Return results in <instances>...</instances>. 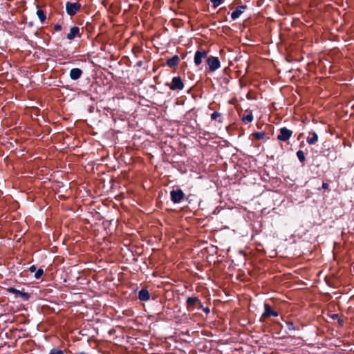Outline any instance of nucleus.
<instances>
[{
  "label": "nucleus",
  "instance_id": "f257e3e1",
  "mask_svg": "<svg viewBox=\"0 0 354 354\" xmlns=\"http://www.w3.org/2000/svg\"><path fill=\"white\" fill-rule=\"evenodd\" d=\"M81 8V4L78 2L71 3L67 2L66 3V13L70 16L75 15Z\"/></svg>",
  "mask_w": 354,
  "mask_h": 354
},
{
  "label": "nucleus",
  "instance_id": "f03ea898",
  "mask_svg": "<svg viewBox=\"0 0 354 354\" xmlns=\"http://www.w3.org/2000/svg\"><path fill=\"white\" fill-rule=\"evenodd\" d=\"M207 64L211 71H216L221 66L220 61L217 57H209L207 59Z\"/></svg>",
  "mask_w": 354,
  "mask_h": 354
},
{
  "label": "nucleus",
  "instance_id": "7ed1b4c3",
  "mask_svg": "<svg viewBox=\"0 0 354 354\" xmlns=\"http://www.w3.org/2000/svg\"><path fill=\"white\" fill-rule=\"evenodd\" d=\"M292 135V131L286 127H282L280 129L279 134L277 136V139L286 142L290 139Z\"/></svg>",
  "mask_w": 354,
  "mask_h": 354
},
{
  "label": "nucleus",
  "instance_id": "20e7f679",
  "mask_svg": "<svg viewBox=\"0 0 354 354\" xmlns=\"http://www.w3.org/2000/svg\"><path fill=\"white\" fill-rule=\"evenodd\" d=\"M8 291L15 294V297H21L24 301H28L30 298V295L28 292L19 290L15 288H9Z\"/></svg>",
  "mask_w": 354,
  "mask_h": 354
},
{
  "label": "nucleus",
  "instance_id": "39448f33",
  "mask_svg": "<svg viewBox=\"0 0 354 354\" xmlns=\"http://www.w3.org/2000/svg\"><path fill=\"white\" fill-rule=\"evenodd\" d=\"M187 305L188 309H191L194 306H197L198 308L203 307L201 302L196 297H187Z\"/></svg>",
  "mask_w": 354,
  "mask_h": 354
},
{
  "label": "nucleus",
  "instance_id": "423d86ee",
  "mask_svg": "<svg viewBox=\"0 0 354 354\" xmlns=\"http://www.w3.org/2000/svg\"><path fill=\"white\" fill-rule=\"evenodd\" d=\"M207 55V53L205 50H198L196 52L194 55V63L196 66L200 65L202 63V59L205 58Z\"/></svg>",
  "mask_w": 354,
  "mask_h": 354
},
{
  "label": "nucleus",
  "instance_id": "0eeeda50",
  "mask_svg": "<svg viewBox=\"0 0 354 354\" xmlns=\"http://www.w3.org/2000/svg\"><path fill=\"white\" fill-rule=\"evenodd\" d=\"M263 316L265 317H269L271 316L277 317L278 313H277V311L274 310L269 304H265L264 313L263 314Z\"/></svg>",
  "mask_w": 354,
  "mask_h": 354
},
{
  "label": "nucleus",
  "instance_id": "6e6552de",
  "mask_svg": "<svg viewBox=\"0 0 354 354\" xmlns=\"http://www.w3.org/2000/svg\"><path fill=\"white\" fill-rule=\"evenodd\" d=\"M246 8V6H239L236 8L235 10L232 12L231 17L233 20H235L239 17V16L244 12Z\"/></svg>",
  "mask_w": 354,
  "mask_h": 354
},
{
  "label": "nucleus",
  "instance_id": "1a4fd4ad",
  "mask_svg": "<svg viewBox=\"0 0 354 354\" xmlns=\"http://www.w3.org/2000/svg\"><path fill=\"white\" fill-rule=\"evenodd\" d=\"M82 75V71L78 68H72L70 71V77L76 80H78Z\"/></svg>",
  "mask_w": 354,
  "mask_h": 354
},
{
  "label": "nucleus",
  "instance_id": "9d476101",
  "mask_svg": "<svg viewBox=\"0 0 354 354\" xmlns=\"http://www.w3.org/2000/svg\"><path fill=\"white\" fill-rule=\"evenodd\" d=\"M80 29L77 26H73L71 28L70 32L67 35L66 38L69 40L73 39L77 35H79Z\"/></svg>",
  "mask_w": 354,
  "mask_h": 354
},
{
  "label": "nucleus",
  "instance_id": "9b49d317",
  "mask_svg": "<svg viewBox=\"0 0 354 354\" xmlns=\"http://www.w3.org/2000/svg\"><path fill=\"white\" fill-rule=\"evenodd\" d=\"M138 298L141 301H148L150 298L149 291L147 289H142L138 292Z\"/></svg>",
  "mask_w": 354,
  "mask_h": 354
},
{
  "label": "nucleus",
  "instance_id": "f8f14e48",
  "mask_svg": "<svg viewBox=\"0 0 354 354\" xmlns=\"http://www.w3.org/2000/svg\"><path fill=\"white\" fill-rule=\"evenodd\" d=\"M318 140V136L315 132L309 133V136L307 138V142L309 145H313Z\"/></svg>",
  "mask_w": 354,
  "mask_h": 354
},
{
  "label": "nucleus",
  "instance_id": "ddd939ff",
  "mask_svg": "<svg viewBox=\"0 0 354 354\" xmlns=\"http://www.w3.org/2000/svg\"><path fill=\"white\" fill-rule=\"evenodd\" d=\"M167 64L170 67L176 66L177 65V55H175L171 58L169 59Z\"/></svg>",
  "mask_w": 354,
  "mask_h": 354
},
{
  "label": "nucleus",
  "instance_id": "4468645a",
  "mask_svg": "<svg viewBox=\"0 0 354 354\" xmlns=\"http://www.w3.org/2000/svg\"><path fill=\"white\" fill-rule=\"evenodd\" d=\"M252 135L253 137L257 140L263 139L266 136V133L263 131L255 132Z\"/></svg>",
  "mask_w": 354,
  "mask_h": 354
},
{
  "label": "nucleus",
  "instance_id": "2eb2a0df",
  "mask_svg": "<svg viewBox=\"0 0 354 354\" xmlns=\"http://www.w3.org/2000/svg\"><path fill=\"white\" fill-rule=\"evenodd\" d=\"M37 15L38 17V18L39 19V20L41 21V22H44L46 19V15L45 13L44 12V11L42 10H37Z\"/></svg>",
  "mask_w": 354,
  "mask_h": 354
},
{
  "label": "nucleus",
  "instance_id": "dca6fc26",
  "mask_svg": "<svg viewBox=\"0 0 354 354\" xmlns=\"http://www.w3.org/2000/svg\"><path fill=\"white\" fill-rule=\"evenodd\" d=\"M242 120L244 122H252L253 120V115L252 111H250L247 115L242 117Z\"/></svg>",
  "mask_w": 354,
  "mask_h": 354
},
{
  "label": "nucleus",
  "instance_id": "f3484780",
  "mask_svg": "<svg viewBox=\"0 0 354 354\" xmlns=\"http://www.w3.org/2000/svg\"><path fill=\"white\" fill-rule=\"evenodd\" d=\"M297 156L298 159L299 160V161L301 162H304L305 161V160H306V158H305V156H304V153L301 150H299L297 152Z\"/></svg>",
  "mask_w": 354,
  "mask_h": 354
},
{
  "label": "nucleus",
  "instance_id": "a211bd4d",
  "mask_svg": "<svg viewBox=\"0 0 354 354\" xmlns=\"http://www.w3.org/2000/svg\"><path fill=\"white\" fill-rule=\"evenodd\" d=\"M170 88L171 90H176L177 89V77H174L172 78V82L170 85Z\"/></svg>",
  "mask_w": 354,
  "mask_h": 354
},
{
  "label": "nucleus",
  "instance_id": "6ab92c4d",
  "mask_svg": "<svg viewBox=\"0 0 354 354\" xmlns=\"http://www.w3.org/2000/svg\"><path fill=\"white\" fill-rule=\"evenodd\" d=\"M171 197L172 201L176 203H177V190H172L171 192Z\"/></svg>",
  "mask_w": 354,
  "mask_h": 354
},
{
  "label": "nucleus",
  "instance_id": "aec40b11",
  "mask_svg": "<svg viewBox=\"0 0 354 354\" xmlns=\"http://www.w3.org/2000/svg\"><path fill=\"white\" fill-rule=\"evenodd\" d=\"M43 274H44L43 270L39 268L35 271V277L36 279H39L42 276Z\"/></svg>",
  "mask_w": 354,
  "mask_h": 354
},
{
  "label": "nucleus",
  "instance_id": "412c9836",
  "mask_svg": "<svg viewBox=\"0 0 354 354\" xmlns=\"http://www.w3.org/2000/svg\"><path fill=\"white\" fill-rule=\"evenodd\" d=\"M214 7L216 8L219 6L223 1V0H210Z\"/></svg>",
  "mask_w": 354,
  "mask_h": 354
},
{
  "label": "nucleus",
  "instance_id": "4be33fe9",
  "mask_svg": "<svg viewBox=\"0 0 354 354\" xmlns=\"http://www.w3.org/2000/svg\"><path fill=\"white\" fill-rule=\"evenodd\" d=\"M185 194L181 189H178V203H180L183 200Z\"/></svg>",
  "mask_w": 354,
  "mask_h": 354
},
{
  "label": "nucleus",
  "instance_id": "5701e85b",
  "mask_svg": "<svg viewBox=\"0 0 354 354\" xmlns=\"http://www.w3.org/2000/svg\"><path fill=\"white\" fill-rule=\"evenodd\" d=\"M49 354H64V352L59 349L53 348Z\"/></svg>",
  "mask_w": 354,
  "mask_h": 354
},
{
  "label": "nucleus",
  "instance_id": "b1692460",
  "mask_svg": "<svg viewBox=\"0 0 354 354\" xmlns=\"http://www.w3.org/2000/svg\"><path fill=\"white\" fill-rule=\"evenodd\" d=\"M221 117V113L217 112V111H215L214 112L212 115H211V118L212 120H216L218 118H220Z\"/></svg>",
  "mask_w": 354,
  "mask_h": 354
},
{
  "label": "nucleus",
  "instance_id": "393cba45",
  "mask_svg": "<svg viewBox=\"0 0 354 354\" xmlns=\"http://www.w3.org/2000/svg\"><path fill=\"white\" fill-rule=\"evenodd\" d=\"M287 327H288V329L289 330H295V326H294V324H293V323H292V322H288V323H287Z\"/></svg>",
  "mask_w": 354,
  "mask_h": 354
},
{
  "label": "nucleus",
  "instance_id": "a878e982",
  "mask_svg": "<svg viewBox=\"0 0 354 354\" xmlns=\"http://www.w3.org/2000/svg\"><path fill=\"white\" fill-rule=\"evenodd\" d=\"M184 88L183 82L181 79L178 77V91L182 90Z\"/></svg>",
  "mask_w": 354,
  "mask_h": 354
},
{
  "label": "nucleus",
  "instance_id": "bb28decb",
  "mask_svg": "<svg viewBox=\"0 0 354 354\" xmlns=\"http://www.w3.org/2000/svg\"><path fill=\"white\" fill-rule=\"evenodd\" d=\"M54 29H55V31H59V30H62V26L59 25V24H56L54 26Z\"/></svg>",
  "mask_w": 354,
  "mask_h": 354
},
{
  "label": "nucleus",
  "instance_id": "cd10ccee",
  "mask_svg": "<svg viewBox=\"0 0 354 354\" xmlns=\"http://www.w3.org/2000/svg\"><path fill=\"white\" fill-rule=\"evenodd\" d=\"M188 333V331H186V332H183L182 331L180 333H178V338L181 337L180 336H189V335L187 334Z\"/></svg>",
  "mask_w": 354,
  "mask_h": 354
},
{
  "label": "nucleus",
  "instance_id": "c85d7f7f",
  "mask_svg": "<svg viewBox=\"0 0 354 354\" xmlns=\"http://www.w3.org/2000/svg\"><path fill=\"white\" fill-rule=\"evenodd\" d=\"M200 308L202 309L203 311H205L206 314L209 313V309L207 307L205 308L203 306L202 308Z\"/></svg>",
  "mask_w": 354,
  "mask_h": 354
},
{
  "label": "nucleus",
  "instance_id": "c756f323",
  "mask_svg": "<svg viewBox=\"0 0 354 354\" xmlns=\"http://www.w3.org/2000/svg\"><path fill=\"white\" fill-rule=\"evenodd\" d=\"M29 270L31 272H35L37 270H36V267L35 266H31L30 268H29Z\"/></svg>",
  "mask_w": 354,
  "mask_h": 354
},
{
  "label": "nucleus",
  "instance_id": "7c9ffc66",
  "mask_svg": "<svg viewBox=\"0 0 354 354\" xmlns=\"http://www.w3.org/2000/svg\"><path fill=\"white\" fill-rule=\"evenodd\" d=\"M330 317L333 319H337L339 318V315L338 314H333L330 315Z\"/></svg>",
  "mask_w": 354,
  "mask_h": 354
},
{
  "label": "nucleus",
  "instance_id": "2f4dec72",
  "mask_svg": "<svg viewBox=\"0 0 354 354\" xmlns=\"http://www.w3.org/2000/svg\"><path fill=\"white\" fill-rule=\"evenodd\" d=\"M322 187L324 189H326L328 188V184L326 183H323Z\"/></svg>",
  "mask_w": 354,
  "mask_h": 354
},
{
  "label": "nucleus",
  "instance_id": "473e14b6",
  "mask_svg": "<svg viewBox=\"0 0 354 354\" xmlns=\"http://www.w3.org/2000/svg\"><path fill=\"white\" fill-rule=\"evenodd\" d=\"M337 321H338V323L340 326H342L344 324V319H342V318H338L337 319Z\"/></svg>",
  "mask_w": 354,
  "mask_h": 354
},
{
  "label": "nucleus",
  "instance_id": "72a5a7b5",
  "mask_svg": "<svg viewBox=\"0 0 354 354\" xmlns=\"http://www.w3.org/2000/svg\"><path fill=\"white\" fill-rule=\"evenodd\" d=\"M179 339L182 340V341H185V342H189V340L187 339V336H185L184 338L180 337V338H178V340Z\"/></svg>",
  "mask_w": 354,
  "mask_h": 354
},
{
  "label": "nucleus",
  "instance_id": "f704fd0d",
  "mask_svg": "<svg viewBox=\"0 0 354 354\" xmlns=\"http://www.w3.org/2000/svg\"><path fill=\"white\" fill-rule=\"evenodd\" d=\"M192 196V195H189L187 198V201H188L189 203H190L192 201V199L191 198Z\"/></svg>",
  "mask_w": 354,
  "mask_h": 354
},
{
  "label": "nucleus",
  "instance_id": "c9c22d12",
  "mask_svg": "<svg viewBox=\"0 0 354 354\" xmlns=\"http://www.w3.org/2000/svg\"><path fill=\"white\" fill-rule=\"evenodd\" d=\"M180 147L178 146V151H180Z\"/></svg>",
  "mask_w": 354,
  "mask_h": 354
},
{
  "label": "nucleus",
  "instance_id": "e433bc0d",
  "mask_svg": "<svg viewBox=\"0 0 354 354\" xmlns=\"http://www.w3.org/2000/svg\"><path fill=\"white\" fill-rule=\"evenodd\" d=\"M80 354H87V353H80Z\"/></svg>",
  "mask_w": 354,
  "mask_h": 354
}]
</instances>
